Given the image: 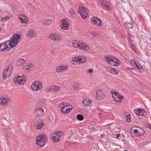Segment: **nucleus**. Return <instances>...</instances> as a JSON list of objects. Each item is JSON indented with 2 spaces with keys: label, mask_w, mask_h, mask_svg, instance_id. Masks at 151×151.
I'll return each mask as SVG.
<instances>
[{
  "label": "nucleus",
  "mask_w": 151,
  "mask_h": 151,
  "mask_svg": "<svg viewBox=\"0 0 151 151\" xmlns=\"http://www.w3.org/2000/svg\"><path fill=\"white\" fill-rule=\"evenodd\" d=\"M60 105H63L61 109V112L63 114H67L72 109V106L70 104L61 102Z\"/></svg>",
  "instance_id": "4"
},
{
  "label": "nucleus",
  "mask_w": 151,
  "mask_h": 151,
  "mask_svg": "<svg viewBox=\"0 0 151 151\" xmlns=\"http://www.w3.org/2000/svg\"><path fill=\"white\" fill-rule=\"evenodd\" d=\"M68 68V66L67 65L58 66L56 68V71L58 73H62L63 70H66Z\"/></svg>",
  "instance_id": "21"
},
{
  "label": "nucleus",
  "mask_w": 151,
  "mask_h": 151,
  "mask_svg": "<svg viewBox=\"0 0 151 151\" xmlns=\"http://www.w3.org/2000/svg\"><path fill=\"white\" fill-rule=\"evenodd\" d=\"M55 134L57 136V137H59L62 135V132H55Z\"/></svg>",
  "instance_id": "38"
},
{
  "label": "nucleus",
  "mask_w": 151,
  "mask_h": 151,
  "mask_svg": "<svg viewBox=\"0 0 151 151\" xmlns=\"http://www.w3.org/2000/svg\"><path fill=\"white\" fill-rule=\"evenodd\" d=\"M119 93L117 92H114V95L117 96V93Z\"/></svg>",
  "instance_id": "53"
},
{
  "label": "nucleus",
  "mask_w": 151,
  "mask_h": 151,
  "mask_svg": "<svg viewBox=\"0 0 151 151\" xmlns=\"http://www.w3.org/2000/svg\"><path fill=\"white\" fill-rule=\"evenodd\" d=\"M102 3L103 6H104L106 8L109 9L110 6H109L108 5H107L106 4V3L105 2H102Z\"/></svg>",
  "instance_id": "40"
},
{
  "label": "nucleus",
  "mask_w": 151,
  "mask_h": 151,
  "mask_svg": "<svg viewBox=\"0 0 151 151\" xmlns=\"http://www.w3.org/2000/svg\"><path fill=\"white\" fill-rule=\"evenodd\" d=\"M50 38L52 40L58 41L61 40L62 37L61 35L56 33H54L50 34Z\"/></svg>",
  "instance_id": "9"
},
{
  "label": "nucleus",
  "mask_w": 151,
  "mask_h": 151,
  "mask_svg": "<svg viewBox=\"0 0 151 151\" xmlns=\"http://www.w3.org/2000/svg\"><path fill=\"white\" fill-rule=\"evenodd\" d=\"M9 98H2L0 99V104L2 106H6L8 104Z\"/></svg>",
  "instance_id": "19"
},
{
  "label": "nucleus",
  "mask_w": 151,
  "mask_h": 151,
  "mask_svg": "<svg viewBox=\"0 0 151 151\" xmlns=\"http://www.w3.org/2000/svg\"><path fill=\"white\" fill-rule=\"evenodd\" d=\"M69 12L72 16H73L75 14V12L73 9L70 10Z\"/></svg>",
  "instance_id": "41"
},
{
  "label": "nucleus",
  "mask_w": 151,
  "mask_h": 151,
  "mask_svg": "<svg viewBox=\"0 0 151 151\" xmlns=\"http://www.w3.org/2000/svg\"><path fill=\"white\" fill-rule=\"evenodd\" d=\"M3 47V45L2 43H1V44H0V50H1V47Z\"/></svg>",
  "instance_id": "54"
},
{
  "label": "nucleus",
  "mask_w": 151,
  "mask_h": 151,
  "mask_svg": "<svg viewBox=\"0 0 151 151\" xmlns=\"http://www.w3.org/2000/svg\"><path fill=\"white\" fill-rule=\"evenodd\" d=\"M79 45V42H78V44H75L74 45H73V46L74 47H78L79 48V46H78V45Z\"/></svg>",
  "instance_id": "44"
},
{
  "label": "nucleus",
  "mask_w": 151,
  "mask_h": 151,
  "mask_svg": "<svg viewBox=\"0 0 151 151\" xmlns=\"http://www.w3.org/2000/svg\"><path fill=\"white\" fill-rule=\"evenodd\" d=\"M88 71L89 72V73H92L93 72V70L92 69H89L88 70Z\"/></svg>",
  "instance_id": "51"
},
{
  "label": "nucleus",
  "mask_w": 151,
  "mask_h": 151,
  "mask_svg": "<svg viewBox=\"0 0 151 151\" xmlns=\"http://www.w3.org/2000/svg\"><path fill=\"white\" fill-rule=\"evenodd\" d=\"M105 59L106 62L111 65L118 66L120 64L119 60L116 58L105 56Z\"/></svg>",
  "instance_id": "3"
},
{
  "label": "nucleus",
  "mask_w": 151,
  "mask_h": 151,
  "mask_svg": "<svg viewBox=\"0 0 151 151\" xmlns=\"http://www.w3.org/2000/svg\"><path fill=\"white\" fill-rule=\"evenodd\" d=\"M92 21V24L93 25H96L98 27H101L102 26V22L98 18L93 17L91 19Z\"/></svg>",
  "instance_id": "10"
},
{
  "label": "nucleus",
  "mask_w": 151,
  "mask_h": 151,
  "mask_svg": "<svg viewBox=\"0 0 151 151\" xmlns=\"http://www.w3.org/2000/svg\"><path fill=\"white\" fill-rule=\"evenodd\" d=\"M128 69H133V68H128Z\"/></svg>",
  "instance_id": "61"
},
{
  "label": "nucleus",
  "mask_w": 151,
  "mask_h": 151,
  "mask_svg": "<svg viewBox=\"0 0 151 151\" xmlns=\"http://www.w3.org/2000/svg\"><path fill=\"white\" fill-rule=\"evenodd\" d=\"M121 1H124V0H120Z\"/></svg>",
  "instance_id": "62"
},
{
  "label": "nucleus",
  "mask_w": 151,
  "mask_h": 151,
  "mask_svg": "<svg viewBox=\"0 0 151 151\" xmlns=\"http://www.w3.org/2000/svg\"><path fill=\"white\" fill-rule=\"evenodd\" d=\"M142 113H143V115H142V116H146L147 114L146 112L145 111H144L143 110H142Z\"/></svg>",
  "instance_id": "47"
},
{
  "label": "nucleus",
  "mask_w": 151,
  "mask_h": 151,
  "mask_svg": "<svg viewBox=\"0 0 151 151\" xmlns=\"http://www.w3.org/2000/svg\"><path fill=\"white\" fill-rule=\"evenodd\" d=\"M42 86V84L40 82L35 81L31 86V87L34 91H37L40 90Z\"/></svg>",
  "instance_id": "8"
},
{
  "label": "nucleus",
  "mask_w": 151,
  "mask_h": 151,
  "mask_svg": "<svg viewBox=\"0 0 151 151\" xmlns=\"http://www.w3.org/2000/svg\"><path fill=\"white\" fill-rule=\"evenodd\" d=\"M60 88L59 86L56 85L51 86L48 89L49 91L56 92L59 91L60 89Z\"/></svg>",
  "instance_id": "20"
},
{
  "label": "nucleus",
  "mask_w": 151,
  "mask_h": 151,
  "mask_svg": "<svg viewBox=\"0 0 151 151\" xmlns=\"http://www.w3.org/2000/svg\"><path fill=\"white\" fill-rule=\"evenodd\" d=\"M60 104H61V103H60V104H59V107H61V108H62V106H63V105H60Z\"/></svg>",
  "instance_id": "57"
},
{
  "label": "nucleus",
  "mask_w": 151,
  "mask_h": 151,
  "mask_svg": "<svg viewBox=\"0 0 151 151\" xmlns=\"http://www.w3.org/2000/svg\"><path fill=\"white\" fill-rule=\"evenodd\" d=\"M140 109H136L134 110V112L137 116H138L139 112L140 111Z\"/></svg>",
  "instance_id": "36"
},
{
  "label": "nucleus",
  "mask_w": 151,
  "mask_h": 151,
  "mask_svg": "<svg viewBox=\"0 0 151 151\" xmlns=\"http://www.w3.org/2000/svg\"><path fill=\"white\" fill-rule=\"evenodd\" d=\"M10 41L9 40L6 41L5 42L2 43L4 48H1V51L5 52H7L10 50V49L8 47V45H7L8 44V45H9V43Z\"/></svg>",
  "instance_id": "13"
},
{
  "label": "nucleus",
  "mask_w": 151,
  "mask_h": 151,
  "mask_svg": "<svg viewBox=\"0 0 151 151\" xmlns=\"http://www.w3.org/2000/svg\"><path fill=\"white\" fill-rule=\"evenodd\" d=\"M121 38H122L123 39H124L125 38V36L122 34H121Z\"/></svg>",
  "instance_id": "50"
},
{
  "label": "nucleus",
  "mask_w": 151,
  "mask_h": 151,
  "mask_svg": "<svg viewBox=\"0 0 151 151\" xmlns=\"http://www.w3.org/2000/svg\"><path fill=\"white\" fill-rule=\"evenodd\" d=\"M142 110H141V109H140V111L139 112V113L138 116H142L143 113L142 112Z\"/></svg>",
  "instance_id": "43"
},
{
  "label": "nucleus",
  "mask_w": 151,
  "mask_h": 151,
  "mask_svg": "<svg viewBox=\"0 0 151 151\" xmlns=\"http://www.w3.org/2000/svg\"><path fill=\"white\" fill-rule=\"evenodd\" d=\"M4 19L5 21H7L9 19V18L7 17H5L4 18Z\"/></svg>",
  "instance_id": "48"
},
{
  "label": "nucleus",
  "mask_w": 151,
  "mask_h": 151,
  "mask_svg": "<svg viewBox=\"0 0 151 151\" xmlns=\"http://www.w3.org/2000/svg\"><path fill=\"white\" fill-rule=\"evenodd\" d=\"M78 11L82 19H85L87 17L88 12V10L87 8L84 6H81L80 8Z\"/></svg>",
  "instance_id": "7"
},
{
  "label": "nucleus",
  "mask_w": 151,
  "mask_h": 151,
  "mask_svg": "<svg viewBox=\"0 0 151 151\" xmlns=\"http://www.w3.org/2000/svg\"><path fill=\"white\" fill-rule=\"evenodd\" d=\"M120 134H117L116 135V138H118L119 137Z\"/></svg>",
  "instance_id": "56"
},
{
  "label": "nucleus",
  "mask_w": 151,
  "mask_h": 151,
  "mask_svg": "<svg viewBox=\"0 0 151 151\" xmlns=\"http://www.w3.org/2000/svg\"><path fill=\"white\" fill-rule=\"evenodd\" d=\"M4 48L3 47H1V48Z\"/></svg>",
  "instance_id": "63"
},
{
  "label": "nucleus",
  "mask_w": 151,
  "mask_h": 151,
  "mask_svg": "<svg viewBox=\"0 0 151 151\" xmlns=\"http://www.w3.org/2000/svg\"><path fill=\"white\" fill-rule=\"evenodd\" d=\"M45 123L42 121L40 122H36L35 124V126L36 129L39 130L41 129L42 126L45 125Z\"/></svg>",
  "instance_id": "17"
},
{
  "label": "nucleus",
  "mask_w": 151,
  "mask_h": 151,
  "mask_svg": "<svg viewBox=\"0 0 151 151\" xmlns=\"http://www.w3.org/2000/svg\"><path fill=\"white\" fill-rule=\"evenodd\" d=\"M21 16L22 17H19V19L21 23L23 24H26L29 21L26 17L23 15H22Z\"/></svg>",
  "instance_id": "22"
},
{
  "label": "nucleus",
  "mask_w": 151,
  "mask_h": 151,
  "mask_svg": "<svg viewBox=\"0 0 151 151\" xmlns=\"http://www.w3.org/2000/svg\"><path fill=\"white\" fill-rule=\"evenodd\" d=\"M34 68V65L32 63H28L26 67V69L27 70H29L30 69L33 68Z\"/></svg>",
  "instance_id": "30"
},
{
  "label": "nucleus",
  "mask_w": 151,
  "mask_h": 151,
  "mask_svg": "<svg viewBox=\"0 0 151 151\" xmlns=\"http://www.w3.org/2000/svg\"><path fill=\"white\" fill-rule=\"evenodd\" d=\"M131 130L132 132H134L135 136L137 137H139L145 134L144 130L140 128L133 127L131 129Z\"/></svg>",
  "instance_id": "5"
},
{
  "label": "nucleus",
  "mask_w": 151,
  "mask_h": 151,
  "mask_svg": "<svg viewBox=\"0 0 151 151\" xmlns=\"http://www.w3.org/2000/svg\"><path fill=\"white\" fill-rule=\"evenodd\" d=\"M1 20H4V18H1Z\"/></svg>",
  "instance_id": "60"
},
{
  "label": "nucleus",
  "mask_w": 151,
  "mask_h": 151,
  "mask_svg": "<svg viewBox=\"0 0 151 151\" xmlns=\"http://www.w3.org/2000/svg\"><path fill=\"white\" fill-rule=\"evenodd\" d=\"M105 134H103L100 135V137L101 138H103L105 137Z\"/></svg>",
  "instance_id": "49"
},
{
  "label": "nucleus",
  "mask_w": 151,
  "mask_h": 151,
  "mask_svg": "<svg viewBox=\"0 0 151 151\" xmlns=\"http://www.w3.org/2000/svg\"><path fill=\"white\" fill-rule=\"evenodd\" d=\"M130 116V114H128L127 115H125L123 117V120L127 122H130L131 121Z\"/></svg>",
  "instance_id": "25"
},
{
  "label": "nucleus",
  "mask_w": 151,
  "mask_h": 151,
  "mask_svg": "<svg viewBox=\"0 0 151 151\" xmlns=\"http://www.w3.org/2000/svg\"><path fill=\"white\" fill-rule=\"evenodd\" d=\"M45 20L47 25H50L51 24V22L52 21V20H50V19Z\"/></svg>",
  "instance_id": "39"
},
{
  "label": "nucleus",
  "mask_w": 151,
  "mask_h": 151,
  "mask_svg": "<svg viewBox=\"0 0 151 151\" xmlns=\"http://www.w3.org/2000/svg\"><path fill=\"white\" fill-rule=\"evenodd\" d=\"M21 38V36L18 34H15L9 40V46L12 48L14 47L19 42Z\"/></svg>",
  "instance_id": "2"
},
{
  "label": "nucleus",
  "mask_w": 151,
  "mask_h": 151,
  "mask_svg": "<svg viewBox=\"0 0 151 151\" xmlns=\"http://www.w3.org/2000/svg\"><path fill=\"white\" fill-rule=\"evenodd\" d=\"M77 119L79 121H82L83 119V116L81 114L78 115L77 116Z\"/></svg>",
  "instance_id": "32"
},
{
  "label": "nucleus",
  "mask_w": 151,
  "mask_h": 151,
  "mask_svg": "<svg viewBox=\"0 0 151 151\" xmlns=\"http://www.w3.org/2000/svg\"><path fill=\"white\" fill-rule=\"evenodd\" d=\"M47 141V137L44 134H40L36 138V144L40 147L44 146Z\"/></svg>",
  "instance_id": "1"
},
{
  "label": "nucleus",
  "mask_w": 151,
  "mask_h": 151,
  "mask_svg": "<svg viewBox=\"0 0 151 151\" xmlns=\"http://www.w3.org/2000/svg\"><path fill=\"white\" fill-rule=\"evenodd\" d=\"M131 65L132 66H136V64H137L136 62L133 60H131L130 61Z\"/></svg>",
  "instance_id": "37"
},
{
  "label": "nucleus",
  "mask_w": 151,
  "mask_h": 151,
  "mask_svg": "<svg viewBox=\"0 0 151 151\" xmlns=\"http://www.w3.org/2000/svg\"><path fill=\"white\" fill-rule=\"evenodd\" d=\"M96 98L98 100H100L103 99L105 96V95L103 93L101 89H98L96 91Z\"/></svg>",
  "instance_id": "12"
},
{
  "label": "nucleus",
  "mask_w": 151,
  "mask_h": 151,
  "mask_svg": "<svg viewBox=\"0 0 151 151\" xmlns=\"http://www.w3.org/2000/svg\"><path fill=\"white\" fill-rule=\"evenodd\" d=\"M137 68L138 69L139 71H140V72H141L142 70H143V68L139 64V65H138L137 64H136V66Z\"/></svg>",
  "instance_id": "33"
},
{
  "label": "nucleus",
  "mask_w": 151,
  "mask_h": 151,
  "mask_svg": "<svg viewBox=\"0 0 151 151\" xmlns=\"http://www.w3.org/2000/svg\"><path fill=\"white\" fill-rule=\"evenodd\" d=\"M37 115L39 116H41L43 114L44 110L42 107H40L39 108L37 109Z\"/></svg>",
  "instance_id": "27"
},
{
  "label": "nucleus",
  "mask_w": 151,
  "mask_h": 151,
  "mask_svg": "<svg viewBox=\"0 0 151 151\" xmlns=\"http://www.w3.org/2000/svg\"><path fill=\"white\" fill-rule=\"evenodd\" d=\"M72 61H74V63H75V62L76 63V62H78V60H74V59H72V60H71V63L72 64H74V65H76V64L75 63H74L73 62H72Z\"/></svg>",
  "instance_id": "42"
},
{
  "label": "nucleus",
  "mask_w": 151,
  "mask_h": 151,
  "mask_svg": "<svg viewBox=\"0 0 151 151\" xmlns=\"http://www.w3.org/2000/svg\"><path fill=\"white\" fill-rule=\"evenodd\" d=\"M125 26L127 29H131L132 27V21L129 22L128 21L126 22L125 23Z\"/></svg>",
  "instance_id": "23"
},
{
  "label": "nucleus",
  "mask_w": 151,
  "mask_h": 151,
  "mask_svg": "<svg viewBox=\"0 0 151 151\" xmlns=\"http://www.w3.org/2000/svg\"><path fill=\"white\" fill-rule=\"evenodd\" d=\"M37 34L36 31L33 29H31L27 32V36L28 37L32 38L36 36Z\"/></svg>",
  "instance_id": "14"
},
{
  "label": "nucleus",
  "mask_w": 151,
  "mask_h": 151,
  "mask_svg": "<svg viewBox=\"0 0 151 151\" xmlns=\"http://www.w3.org/2000/svg\"><path fill=\"white\" fill-rule=\"evenodd\" d=\"M74 88L75 90L76 89H78V87H77L75 86Z\"/></svg>",
  "instance_id": "58"
},
{
  "label": "nucleus",
  "mask_w": 151,
  "mask_h": 151,
  "mask_svg": "<svg viewBox=\"0 0 151 151\" xmlns=\"http://www.w3.org/2000/svg\"><path fill=\"white\" fill-rule=\"evenodd\" d=\"M78 46H79L80 49H82L84 51L87 50L89 49L88 46L84 42H79V45Z\"/></svg>",
  "instance_id": "16"
},
{
  "label": "nucleus",
  "mask_w": 151,
  "mask_h": 151,
  "mask_svg": "<svg viewBox=\"0 0 151 151\" xmlns=\"http://www.w3.org/2000/svg\"><path fill=\"white\" fill-rule=\"evenodd\" d=\"M91 100L87 99H84L82 101V103L84 106H88L91 104Z\"/></svg>",
  "instance_id": "26"
},
{
  "label": "nucleus",
  "mask_w": 151,
  "mask_h": 151,
  "mask_svg": "<svg viewBox=\"0 0 151 151\" xmlns=\"http://www.w3.org/2000/svg\"><path fill=\"white\" fill-rule=\"evenodd\" d=\"M117 98L119 99L120 100H122V99H124V97L122 95H121L119 93H117Z\"/></svg>",
  "instance_id": "34"
},
{
  "label": "nucleus",
  "mask_w": 151,
  "mask_h": 151,
  "mask_svg": "<svg viewBox=\"0 0 151 151\" xmlns=\"http://www.w3.org/2000/svg\"><path fill=\"white\" fill-rule=\"evenodd\" d=\"M26 81V78L24 75H22L21 76H19L18 77H15L14 79V81L15 84H23L25 83Z\"/></svg>",
  "instance_id": "6"
},
{
  "label": "nucleus",
  "mask_w": 151,
  "mask_h": 151,
  "mask_svg": "<svg viewBox=\"0 0 151 151\" xmlns=\"http://www.w3.org/2000/svg\"><path fill=\"white\" fill-rule=\"evenodd\" d=\"M25 62V60L22 59H18L17 61V65L18 66L21 65Z\"/></svg>",
  "instance_id": "28"
},
{
  "label": "nucleus",
  "mask_w": 151,
  "mask_h": 151,
  "mask_svg": "<svg viewBox=\"0 0 151 151\" xmlns=\"http://www.w3.org/2000/svg\"><path fill=\"white\" fill-rule=\"evenodd\" d=\"M112 98L116 102H120L122 101V100L119 99H117V97H114L112 96Z\"/></svg>",
  "instance_id": "35"
},
{
  "label": "nucleus",
  "mask_w": 151,
  "mask_h": 151,
  "mask_svg": "<svg viewBox=\"0 0 151 151\" xmlns=\"http://www.w3.org/2000/svg\"><path fill=\"white\" fill-rule=\"evenodd\" d=\"M76 60H77L78 62L82 63H85L86 61V58L84 56H75L74 58Z\"/></svg>",
  "instance_id": "18"
},
{
  "label": "nucleus",
  "mask_w": 151,
  "mask_h": 151,
  "mask_svg": "<svg viewBox=\"0 0 151 151\" xmlns=\"http://www.w3.org/2000/svg\"><path fill=\"white\" fill-rule=\"evenodd\" d=\"M73 45H74L75 44H78V43H77L76 42V41H74L73 42Z\"/></svg>",
  "instance_id": "52"
},
{
  "label": "nucleus",
  "mask_w": 151,
  "mask_h": 151,
  "mask_svg": "<svg viewBox=\"0 0 151 151\" xmlns=\"http://www.w3.org/2000/svg\"><path fill=\"white\" fill-rule=\"evenodd\" d=\"M9 68H8L6 69H5L3 73V79L5 80L6 78L7 77H8L11 74V71L9 70Z\"/></svg>",
  "instance_id": "15"
},
{
  "label": "nucleus",
  "mask_w": 151,
  "mask_h": 151,
  "mask_svg": "<svg viewBox=\"0 0 151 151\" xmlns=\"http://www.w3.org/2000/svg\"><path fill=\"white\" fill-rule=\"evenodd\" d=\"M148 128H149L150 129H151V125H150V124L148 125Z\"/></svg>",
  "instance_id": "55"
},
{
  "label": "nucleus",
  "mask_w": 151,
  "mask_h": 151,
  "mask_svg": "<svg viewBox=\"0 0 151 151\" xmlns=\"http://www.w3.org/2000/svg\"><path fill=\"white\" fill-rule=\"evenodd\" d=\"M128 40L129 41V42H130L131 41V42H132V41H131V38L130 37V34H129V33H128Z\"/></svg>",
  "instance_id": "45"
},
{
  "label": "nucleus",
  "mask_w": 151,
  "mask_h": 151,
  "mask_svg": "<svg viewBox=\"0 0 151 151\" xmlns=\"http://www.w3.org/2000/svg\"><path fill=\"white\" fill-rule=\"evenodd\" d=\"M50 137L52 139H53L54 142H57L59 141V137H56L55 136L53 135L52 134L50 135Z\"/></svg>",
  "instance_id": "29"
},
{
  "label": "nucleus",
  "mask_w": 151,
  "mask_h": 151,
  "mask_svg": "<svg viewBox=\"0 0 151 151\" xmlns=\"http://www.w3.org/2000/svg\"><path fill=\"white\" fill-rule=\"evenodd\" d=\"M69 139H70V136H68V137H67Z\"/></svg>",
  "instance_id": "59"
},
{
  "label": "nucleus",
  "mask_w": 151,
  "mask_h": 151,
  "mask_svg": "<svg viewBox=\"0 0 151 151\" xmlns=\"http://www.w3.org/2000/svg\"><path fill=\"white\" fill-rule=\"evenodd\" d=\"M42 24H43V25H47L45 20L43 21H42Z\"/></svg>",
  "instance_id": "46"
},
{
  "label": "nucleus",
  "mask_w": 151,
  "mask_h": 151,
  "mask_svg": "<svg viewBox=\"0 0 151 151\" xmlns=\"http://www.w3.org/2000/svg\"><path fill=\"white\" fill-rule=\"evenodd\" d=\"M60 26L63 30H68L69 27V24L65 19H62L60 21Z\"/></svg>",
  "instance_id": "11"
},
{
  "label": "nucleus",
  "mask_w": 151,
  "mask_h": 151,
  "mask_svg": "<svg viewBox=\"0 0 151 151\" xmlns=\"http://www.w3.org/2000/svg\"><path fill=\"white\" fill-rule=\"evenodd\" d=\"M90 33L92 35V37H96L98 35V32L93 31V32H90Z\"/></svg>",
  "instance_id": "31"
},
{
  "label": "nucleus",
  "mask_w": 151,
  "mask_h": 151,
  "mask_svg": "<svg viewBox=\"0 0 151 151\" xmlns=\"http://www.w3.org/2000/svg\"><path fill=\"white\" fill-rule=\"evenodd\" d=\"M107 69L109 73H110L114 75L118 74V71H116L115 69L113 68L108 67L107 68Z\"/></svg>",
  "instance_id": "24"
}]
</instances>
